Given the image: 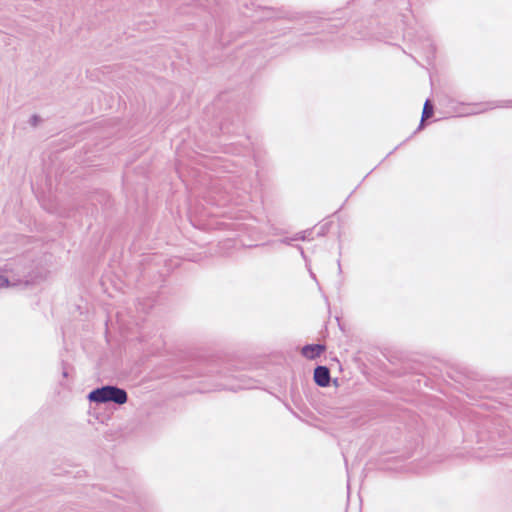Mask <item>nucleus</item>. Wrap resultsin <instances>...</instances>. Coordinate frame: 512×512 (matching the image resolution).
I'll return each instance as SVG.
<instances>
[{"label":"nucleus","instance_id":"obj_4","mask_svg":"<svg viewBox=\"0 0 512 512\" xmlns=\"http://www.w3.org/2000/svg\"><path fill=\"white\" fill-rule=\"evenodd\" d=\"M433 114V106L429 100H427L424 104L423 113H422V121L428 119Z\"/></svg>","mask_w":512,"mask_h":512},{"label":"nucleus","instance_id":"obj_5","mask_svg":"<svg viewBox=\"0 0 512 512\" xmlns=\"http://www.w3.org/2000/svg\"><path fill=\"white\" fill-rule=\"evenodd\" d=\"M8 284H9L8 280L4 276L0 275V288L8 286Z\"/></svg>","mask_w":512,"mask_h":512},{"label":"nucleus","instance_id":"obj_3","mask_svg":"<svg viewBox=\"0 0 512 512\" xmlns=\"http://www.w3.org/2000/svg\"><path fill=\"white\" fill-rule=\"evenodd\" d=\"M324 351V347L321 345H308L302 349V354L308 359H314L318 357Z\"/></svg>","mask_w":512,"mask_h":512},{"label":"nucleus","instance_id":"obj_1","mask_svg":"<svg viewBox=\"0 0 512 512\" xmlns=\"http://www.w3.org/2000/svg\"><path fill=\"white\" fill-rule=\"evenodd\" d=\"M87 399L90 402H94L97 404L113 402L118 405H123L127 402L128 395L124 389L118 388L116 386L107 385L92 390L87 395Z\"/></svg>","mask_w":512,"mask_h":512},{"label":"nucleus","instance_id":"obj_2","mask_svg":"<svg viewBox=\"0 0 512 512\" xmlns=\"http://www.w3.org/2000/svg\"><path fill=\"white\" fill-rule=\"evenodd\" d=\"M314 380L317 385L327 387L330 382V372L325 366H318L314 371Z\"/></svg>","mask_w":512,"mask_h":512}]
</instances>
